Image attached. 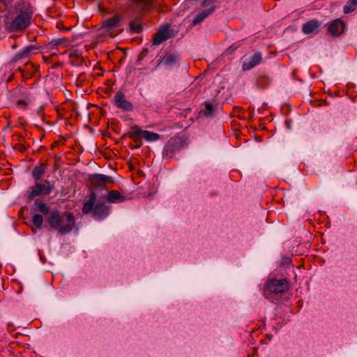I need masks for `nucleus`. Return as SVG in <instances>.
I'll return each instance as SVG.
<instances>
[{
    "instance_id": "nucleus-1",
    "label": "nucleus",
    "mask_w": 357,
    "mask_h": 357,
    "mask_svg": "<svg viewBox=\"0 0 357 357\" xmlns=\"http://www.w3.org/2000/svg\"><path fill=\"white\" fill-rule=\"evenodd\" d=\"M47 222L52 229H58L60 234H66L70 233L75 227V218L72 213H61L58 211L50 212Z\"/></svg>"
},
{
    "instance_id": "nucleus-2",
    "label": "nucleus",
    "mask_w": 357,
    "mask_h": 357,
    "mask_svg": "<svg viewBox=\"0 0 357 357\" xmlns=\"http://www.w3.org/2000/svg\"><path fill=\"white\" fill-rule=\"evenodd\" d=\"M96 193L91 192L89 200L84 204L82 212L87 214L90 212L93 213V215L97 219H102L107 217L109 214V208L104 203L97 202Z\"/></svg>"
},
{
    "instance_id": "nucleus-3",
    "label": "nucleus",
    "mask_w": 357,
    "mask_h": 357,
    "mask_svg": "<svg viewBox=\"0 0 357 357\" xmlns=\"http://www.w3.org/2000/svg\"><path fill=\"white\" fill-rule=\"evenodd\" d=\"M289 289V282L287 279H270L266 283L263 291L264 296L268 298V293L282 294Z\"/></svg>"
},
{
    "instance_id": "nucleus-4",
    "label": "nucleus",
    "mask_w": 357,
    "mask_h": 357,
    "mask_svg": "<svg viewBox=\"0 0 357 357\" xmlns=\"http://www.w3.org/2000/svg\"><path fill=\"white\" fill-rule=\"evenodd\" d=\"M31 15L32 11L29 8L24 10H20L18 16L13 20L8 29L10 31H15L26 28L30 24Z\"/></svg>"
},
{
    "instance_id": "nucleus-5",
    "label": "nucleus",
    "mask_w": 357,
    "mask_h": 357,
    "mask_svg": "<svg viewBox=\"0 0 357 357\" xmlns=\"http://www.w3.org/2000/svg\"><path fill=\"white\" fill-rule=\"evenodd\" d=\"M184 147V141L181 137H174L171 138L162 152L163 157L172 158L174 154Z\"/></svg>"
},
{
    "instance_id": "nucleus-6",
    "label": "nucleus",
    "mask_w": 357,
    "mask_h": 357,
    "mask_svg": "<svg viewBox=\"0 0 357 357\" xmlns=\"http://www.w3.org/2000/svg\"><path fill=\"white\" fill-rule=\"evenodd\" d=\"M215 0H204L202 6L204 9L200 12L192 20V25H197L202 22L208 16L211 15L215 9Z\"/></svg>"
},
{
    "instance_id": "nucleus-7",
    "label": "nucleus",
    "mask_w": 357,
    "mask_h": 357,
    "mask_svg": "<svg viewBox=\"0 0 357 357\" xmlns=\"http://www.w3.org/2000/svg\"><path fill=\"white\" fill-rule=\"evenodd\" d=\"M54 188V185L48 181H45L43 183H36L32 187L31 191L29 195V199H32L40 195H49Z\"/></svg>"
},
{
    "instance_id": "nucleus-8",
    "label": "nucleus",
    "mask_w": 357,
    "mask_h": 357,
    "mask_svg": "<svg viewBox=\"0 0 357 357\" xmlns=\"http://www.w3.org/2000/svg\"><path fill=\"white\" fill-rule=\"evenodd\" d=\"M174 36L173 31L169 25H166L160 29L153 36L152 43L153 45H159L164 41Z\"/></svg>"
},
{
    "instance_id": "nucleus-9",
    "label": "nucleus",
    "mask_w": 357,
    "mask_h": 357,
    "mask_svg": "<svg viewBox=\"0 0 357 357\" xmlns=\"http://www.w3.org/2000/svg\"><path fill=\"white\" fill-rule=\"evenodd\" d=\"M89 181L91 182V184L94 188H98L100 189L105 188L107 183H113V179L111 176L100 174L91 175L90 176Z\"/></svg>"
},
{
    "instance_id": "nucleus-10",
    "label": "nucleus",
    "mask_w": 357,
    "mask_h": 357,
    "mask_svg": "<svg viewBox=\"0 0 357 357\" xmlns=\"http://www.w3.org/2000/svg\"><path fill=\"white\" fill-rule=\"evenodd\" d=\"M115 105L126 111H132L133 105L126 99L125 94L122 91H118L114 96Z\"/></svg>"
},
{
    "instance_id": "nucleus-11",
    "label": "nucleus",
    "mask_w": 357,
    "mask_h": 357,
    "mask_svg": "<svg viewBox=\"0 0 357 357\" xmlns=\"http://www.w3.org/2000/svg\"><path fill=\"white\" fill-rule=\"evenodd\" d=\"M344 22L340 19H336L329 24L328 31L333 36H337L344 32Z\"/></svg>"
},
{
    "instance_id": "nucleus-12",
    "label": "nucleus",
    "mask_w": 357,
    "mask_h": 357,
    "mask_svg": "<svg viewBox=\"0 0 357 357\" xmlns=\"http://www.w3.org/2000/svg\"><path fill=\"white\" fill-rule=\"evenodd\" d=\"M152 3V0H130L132 9L135 11L149 10Z\"/></svg>"
},
{
    "instance_id": "nucleus-13",
    "label": "nucleus",
    "mask_w": 357,
    "mask_h": 357,
    "mask_svg": "<svg viewBox=\"0 0 357 357\" xmlns=\"http://www.w3.org/2000/svg\"><path fill=\"white\" fill-rule=\"evenodd\" d=\"M128 136L136 144L134 146L135 149H138L142 145V129L137 126L131 128V131L128 134Z\"/></svg>"
},
{
    "instance_id": "nucleus-14",
    "label": "nucleus",
    "mask_w": 357,
    "mask_h": 357,
    "mask_svg": "<svg viewBox=\"0 0 357 357\" xmlns=\"http://www.w3.org/2000/svg\"><path fill=\"white\" fill-rule=\"evenodd\" d=\"M179 61V57L175 54H167L164 58L160 60L157 64V67H159L162 63L172 66L176 64Z\"/></svg>"
},
{
    "instance_id": "nucleus-15",
    "label": "nucleus",
    "mask_w": 357,
    "mask_h": 357,
    "mask_svg": "<svg viewBox=\"0 0 357 357\" xmlns=\"http://www.w3.org/2000/svg\"><path fill=\"white\" fill-rule=\"evenodd\" d=\"M106 199L110 203H120L126 201V197L117 190H111L108 192Z\"/></svg>"
},
{
    "instance_id": "nucleus-16",
    "label": "nucleus",
    "mask_w": 357,
    "mask_h": 357,
    "mask_svg": "<svg viewBox=\"0 0 357 357\" xmlns=\"http://www.w3.org/2000/svg\"><path fill=\"white\" fill-rule=\"evenodd\" d=\"M320 26L319 21L312 20L303 25L302 31L305 34L314 33Z\"/></svg>"
},
{
    "instance_id": "nucleus-17",
    "label": "nucleus",
    "mask_w": 357,
    "mask_h": 357,
    "mask_svg": "<svg viewBox=\"0 0 357 357\" xmlns=\"http://www.w3.org/2000/svg\"><path fill=\"white\" fill-rule=\"evenodd\" d=\"M262 59V56L261 53L257 52L255 53L251 58L250 61L249 62L244 63L243 65V70H248L257 65H258Z\"/></svg>"
},
{
    "instance_id": "nucleus-18",
    "label": "nucleus",
    "mask_w": 357,
    "mask_h": 357,
    "mask_svg": "<svg viewBox=\"0 0 357 357\" xmlns=\"http://www.w3.org/2000/svg\"><path fill=\"white\" fill-rule=\"evenodd\" d=\"M119 24L120 17L118 16H114L103 22L104 27H105L108 31L119 27Z\"/></svg>"
},
{
    "instance_id": "nucleus-19",
    "label": "nucleus",
    "mask_w": 357,
    "mask_h": 357,
    "mask_svg": "<svg viewBox=\"0 0 357 357\" xmlns=\"http://www.w3.org/2000/svg\"><path fill=\"white\" fill-rule=\"evenodd\" d=\"M46 167L47 165L43 162H40L38 165H36L31 173L33 178L36 181L39 180L45 173Z\"/></svg>"
},
{
    "instance_id": "nucleus-20",
    "label": "nucleus",
    "mask_w": 357,
    "mask_h": 357,
    "mask_svg": "<svg viewBox=\"0 0 357 357\" xmlns=\"http://www.w3.org/2000/svg\"><path fill=\"white\" fill-rule=\"evenodd\" d=\"M38 48L35 45H29L28 47H26L23 50H22L20 52H18L17 54V57L18 59H22L25 57H28L33 54V52L37 50Z\"/></svg>"
},
{
    "instance_id": "nucleus-21",
    "label": "nucleus",
    "mask_w": 357,
    "mask_h": 357,
    "mask_svg": "<svg viewBox=\"0 0 357 357\" xmlns=\"http://www.w3.org/2000/svg\"><path fill=\"white\" fill-rule=\"evenodd\" d=\"M70 63L74 66H80L83 62V58L77 51H73L69 54Z\"/></svg>"
},
{
    "instance_id": "nucleus-22",
    "label": "nucleus",
    "mask_w": 357,
    "mask_h": 357,
    "mask_svg": "<svg viewBox=\"0 0 357 357\" xmlns=\"http://www.w3.org/2000/svg\"><path fill=\"white\" fill-rule=\"evenodd\" d=\"M142 137L148 142H154L160 139V135L155 132L142 130Z\"/></svg>"
},
{
    "instance_id": "nucleus-23",
    "label": "nucleus",
    "mask_w": 357,
    "mask_h": 357,
    "mask_svg": "<svg viewBox=\"0 0 357 357\" xmlns=\"http://www.w3.org/2000/svg\"><path fill=\"white\" fill-rule=\"evenodd\" d=\"M35 206L37 207V210L42 213L47 214L50 212V206L39 199L35 201Z\"/></svg>"
},
{
    "instance_id": "nucleus-24",
    "label": "nucleus",
    "mask_w": 357,
    "mask_h": 357,
    "mask_svg": "<svg viewBox=\"0 0 357 357\" xmlns=\"http://www.w3.org/2000/svg\"><path fill=\"white\" fill-rule=\"evenodd\" d=\"M32 222L38 229H41L43 223V217L40 214H35L32 218Z\"/></svg>"
},
{
    "instance_id": "nucleus-25",
    "label": "nucleus",
    "mask_w": 357,
    "mask_h": 357,
    "mask_svg": "<svg viewBox=\"0 0 357 357\" xmlns=\"http://www.w3.org/2000/svg\"><path fill=\"white\" fill-rule=\"evenodd\" d=\"M205 107L202 110L203 114L206 117H210L212 116L213 112V105L209 102H205L204 103Z\"/></svg>"
},
{
    "instance_id": "nucleus-26",
    "label": "nucleus",
    "mask_w": 357,
    "mask_h": 357,
    "mask_svg": "<svg viewBox=\"0 0 357 357\" xmlns=\"http://www.w3.org/2000/svg\"><path fill=\"white\" fill-rule=\"evenodd\" d=\"M356 4L351 1L349 0L347 3L344 6L343 10L344 13L347 14L356 9Z\"/></svg>"
},
{
    "instance_id": "nucleus-27",
    "label": "nucleus",
    "mask_w": 357,
    "mask_h": 357,
    "mask_svg": "<svg viewBox=\"0 0 357 357\" xmlns=\"http://www.w3.org/2000/svg\"><path fill=\"white\" fill-rule=\"evenodd\" d=\"M269 84V79L266 76H260L257 79V84L260 87H266Z\"/></svg>"
},
{
    "instance_id": "nucleus-28",
    "label": "nucleus",
    "mask_w": 357,
    "mask_h": 357,
    "mask_svg": "<svg viewBox=\"0 0 357 357\" xmlns=\"http://www.w3.org/2000/svg\"><path fill=\"white\" fill-rule=\"evenodd\" d=\"M131 31L135 33H139L142 30V26L139 23L132 22L130 24Z\"/></svg>"
},
{
    "instance_id": "nucleus-29",
    "label": "nucleus",
    "mask_w": 357,
    "mask_h": 357,
    "mask_svg": "<svg viewBox=\"0 0 357 357\" xmlns=\"http://www.w3.org/2000/svg\"><path fill=\"white\" fill-rule=\"evenodd\" d=\"M149 54V50L147 48L143 49L138 55L137 59V63L140 64L142 60H143Z\"/></svg>"
},
{
    "instance_id": "nucleus-30",
    "label": "nucleus",
    "mask_w": 357,
    "mask_h": 357,
    "mask_svg": "<svg viewBox=\"0 0 357 357\" xmlns=\"http://www.w3.org/2000/svg\"><path fill=\"white\" fill-rule=\"evenodd\" d=\"M29 104V102L26 100H18L16 103L17 106L22 108H26L27 105Z\"/></svg>"
},
{
    "instance_id": "nucleus-31",
    "label": "nucleus",
    "mask_w": 357,
    "mask_h": 357,
    "mask_svg": "<svg viewBox=\"0 0 357 357\" xmlns=\"http://www.w3.org/2000/svg\"><path fill=\"white\" fill-rule=\"evenodd\" d=\"M67 42V40L66 38H61V39H59L57 40H56L55 42V44L56 45H61L64 43H66Z\"/></svg>"
},
{
    "instance_id": "nucleus-32",
    "label": "nucleus",
    "mask_w": 357,
    "mask_h": 357,
    "mask_svg": "<svg viewBox=\"0 0 357 357\" xmlns=\"http://www.w3.org/2000/svg\"><path fill=\"white\" fill-rule=\"evenodd\" d=\"M1 1L6 6L10 5L13 1V0H1Z\"/></svg>"
},
{
    "instance_id": "nucleus-33",
    "label": "nucleus",
    "mask_w": 357,
    "mask_h": 357,
    "mask_svg": "<svg viewBox=\"0 0 357 357\" xmlns=\"http://www.w3.org/2000/svg\"><path fill=\"white\" fill-rule=\"evenodd\" d=\"M238 47V46L235 45H233L232 46H231L228 50H236V48Z\"/></svg>"
},
{
    "instance_id": "nucleus-34",
    "label": "nucleus",
    "mask_w": 357,
    "mask_h": 357,
    "mask_svg": "<svg viewBox=\"0 0 357 357\" xmlns=\"http://www.w3.org/2000/svg\"><path fill=\"white\" fill-rule=\"evenodd\" d=\"M19 149L20 151H23L25 150V147L22 145H20Z\"/></svg>"
},
{
    "instance_id": "nucleus-35",
    "label": "nucleus",
    "mask_w": 357,
    "mask_h": 357,
    "mask_svg": "<svg viewBox=\"0 0 357 357\" xmlns=\"http://www.w3.org/2000/svg\"><path fill=\"white\" fill-rule=\"evenodd\" d=\"M290 261V259L289 258H284V263H289Z\"/></svg>"
},
{
    "instance_id": "nucleus-36",
    "label": "nucleus",
    "mask_w": 357,
    "mask_h": 357,
    "mask_svg": "<svg viewBox=\"0 0 357 357\" xmlns=\"http://www.w3.org/2000/svg\"><path fill=\"white\" fill-rule=\"evenodd\" d=\"M356 5L357 4V0H351Z\"/></svg>"
}]
</instances>
